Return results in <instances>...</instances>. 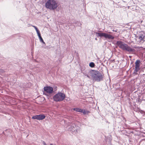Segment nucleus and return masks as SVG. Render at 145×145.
<instances>
[{"label": "nucleus", "mask_w": 145, "mask_h": 145, "mask_svg": "<svg viewBox=\"0 0 145 145\" xmlns=\"http://www.w3.org/2000/svg\"><path fill=\"white\" fill-rule=\"evenodd\" d=\"M116 44L119 47L123 50L129 53H134L135 50L129 46L127 44L121 41H118Z\"/></svg>", "instance_id": "f257e3e1"}, {"label": "nucleus", "mask_w": 145, "mask_h": 145, "mask_svg": "<svg viewBox=\"0 0 145 145\" xmlns=\"http://www.w3.org/2000/svg\"><path fill=\"white\" fill-rule=\"evenodd\" d=\"M91 76L93 80L97 82H100L103 80V76L99 71L91 70L89 71Z\"/></svg>", "instance_id": "f03ea898"}, {"label": "nucleus", "mask_w": 145, "mask_h": 145, "mask_svg": "<svg viewBox=\"0 0 145 145\" xmlns=\"http://www.w3.org/2000/svg\"><path fill=\"white\" fill-rule=\"evenodd\" d=\"M45 7L47 8L54 10L57 7V3L54 0H48L46 3Z\"/></svg>", "instance_id": "7ed1b4c3"}, {"label": "nucleus", "mask_w": 145, "mask_h": 145, "mask_svg": "<svg viewBox=\"0 0 145 145\" xmlns=\"http://www.w3.org/2000/svg\"><path fill=\"white\" fill-rule=\"evenodd\" d=\"M65 97V95L64 93L59 92L53 96V99L55 101L60 102L63 101Z\"/></svg>", "instance_id": "20e7f679"}, {"label": "nucleus", "mask_w": 145, "mask_h": 145, "mask_svg": "<svg viewBox=\"0 0 145 145\" xmlns=\"http://www.w3.org/2000/svg\"><path fill=\"white\" fill-rule=\"evenodd\" d=\"M68 130L72 133L73 134H77L80 131L79 127L76 126L74 124H72L68 126Z\"/></svg>", "instance_id": "39448f33"}, {"label": "nucleus", "mask_w": 145, "mask_h": 145, "mask_svg": "<svg viewBox=\"0 0 145 145\" xmlns=\"http://www.w3.org/2000/svg\"><path fill=\"white\" fill-rule=\"evenodd\" d=\"M95 35L97 37H104L106 39H113L114 38L112 35L108 34L107 33H98L95 32Z\"/></svg>", "instance_id": "423d86ee"}, {"label": "nucleus", "mask_w": 145, "mask_h": 145, "mask_svg": "<svg viewBox=\"0 0 145 145\" xmlns=\"http://www.w3.org/2000/svg\"><path fill=\"white\" fill-rule=\"evenodd\" d=\"M140 61L139 60H137L135 63V69L133 73L137 74V72L140 70Z\"/></svg>", "instance_id": "0eeeda50"}, {"label": "nucleus", "mask_w": 145, "mask_h": 145, "mask_svg": "<svg viewBox=\"0 0 145 145\" xmlns=\"http://www.w3.org/2000/svg\"><path fill=\"white\" fill-rule=\"evenodd\" d=\"M46 116L43 114H40L38 115H36L33 116L32 119L34 120H42L45 118Z\"/></svg>", "instance_id": "6e6552de"}, {"label": "nucleus", "mask_w": 145, "mask_h": 145, "mask_svg": "<svg viewBox=\"0 0 145 145\" xmlns=\"http://www.w3.org/2000/svg\"><path fill=\"white\" fill-rule=\"evenodd\" d=\"M44 90L48 93L51 94L54 92L53 88L50 86L44 87Z\"/></svg>", "instance_id": "1a4fd4ad"}, {"label": "nucleus", "mask_w": 145, "mask_h": 145, "mask_svg": "<svg viewBox=\"0 0 145 145\" xmlns=\"http://www.w3.org/2000/svg\"><path fill=\"white\" fill-rule=\"evenodd\" d=\"M137 37L140 41H142L143 42L145 41V33L143 32H141L140 34L138 35Z\"/></svg>", "instance_id": "9d476101"}, {"label": "nucleus", "mask_w": 145, "mask_h": 145, "mask_svg": "<svg viewBox=\"0 0 145 145\" xmlns=\"http://www.w3.org/2000/svg\"><path fill=\"white\" fill-rule=\"evenodd\" d=\"M73 110L74 111L78 112H82V111H83V109L80 108H74Z\"/></svg>", "instance_id": "9b49d317"}, {"label": "nucleus", "mask_w": 145, "mask_h": 145, "mask_svg": "<svg viewBox=\"0 0 145 145\" xmlns=\"http://www.w3.org/2000/svg\"><path fill=\"white\" fill-rule=\"evenodd\" d=\"M39 38L40 40V42H42L43 44H44V45H43L44 46H45V45H46L42 37H41Z\"/></svg>", "instance_id": "f8f14e48"}, {"label": "nucleus", "mask_w": 145, "mask_h": 145, "mask_svg": "<svg viewBox=\"0 0 145 145\" xmlns=\"http://www.w3.org/2000/svg\"><path fill=\"white\" fill-rule=\"evenodd\" d=\"M89 66L92 68L93 67L95 66V64L93 62H90L89 64Z\"/></svg>", "instance_id": "ddd939ff"}, {"label": "nucleus", "mask_w": 145, "mask_h": 145, "mask_svg": "<svg viewBox=\"0 0 145 145\" xmlns=\"http://www.w3.org/2000/svg\"><path fill=\"white\" fill-rule=\"evenodd\" d=\"M82 112L83 113V114L85 115L86 114H88V113H89L90 112L88 110H83V111H82Z\"/></svg>", "instance_id": "4468645a"}, {"label": "nucleus", "mask_w": 145, "mask_h": 145, "mask_svg": "<svg viewBox=\"0 0 145 145\" xmlns=\"http://www.w3.org/2000/svg\"><path fill=\"white\" fill-rule=\"evenodd\" d=\"M5 72V71L4 70L0 69V74L2 75Z\"/></svg>", "instance_id": "2eb2a0df"}, {"label": "nucleus", "mask_w": 145, "mask_h": 145, "mask_svg": "<svg viewBox=\"0 0 145 145\" xmlns=\"http://www.w3.org/2000/svg\"><path fill=\"white\" fill-rule=\"evenodd\" d=\"M76 24H77V25H76V26H81L82 25V24L78 22H77L76 23Z\"/></svg>", "instance_id": "dca6fc26"}, {"label": "nucleus", "mask_w": 145, "mask_h": 145, "mask_svg": "<svg viewBox=\"0 0 145 145\" xmlns=\"http://www.w3.org/2000/svg\"><path fill=\"white\" fill-rule=\"evenodd\" d=\"M50 48V46H47L45 47V48L46 49H48V48Z\"/></svg>", "instance_id": "f3484780"}, {"label": "nucleus", "mask_w": 145, "mask_h": 145, "mask_svg": "<svg viewBox=\"0 0 145 145\" xmlns=\"http://www.w3.org/2000/svg\"><path fill=\"white\" fill-rule=\"evenodd\" d=\"M85 75L88 78H90V76L88 74H85Z\"/></svg>", "instance_id": "a211bd4d"}, {"label": "nucleus", "mask_w": 145, "mask_h": 145, "mask_svg": "<svg viewBox=\"0 0 145 145\" xmlns=\"http://www.w3.org/2000/svg\"><path fill=\"white\" fill-rule=\"evenodd\" d=\"M32 26L33 27L35 28V29L36 30L38 29V28L35 26L32 25Z\"/></svg>", "instance_id": "6ab92c4d"}, {"label": "nucleus", "mask_w": 145, "mask_h": 145, "mask_svg": "<svg viewBox=\"0 0 145 145\" xmlns=\"http://www.w3.org/2000/svg\"><path fill=\"white\" fill-rule=\"evenodd\" d=\"M7 131H5L3 132V133L5 135H8V134H7L6 133V132Z\"/></svg>", "instance_id": "aec40b11"}, {"label": "nucleus", "mask_w": 145, "mask_h": 145, "mask_svg": "<svg viewBox=\"0 0 145 145\" xmlns=\"http://www.w3.org/2000/svg\"><path fill=\"white\" fill-rule=\"evenodd\" d=\"M37 35H38V36L39 38H40V37H41L40 33L39 34H38Z\"/></svg>", "instance_id": "412c9836"}, {"label": "nucleus", "mask_w": 145, "mask_h": 145, "mask_svg": "<svg viewBox=\"0 0 145 145\" xmlns=\"http://www.w3.org/2000/svg\"><path fill=\"white\" fill-rule=\"evenodd\" d=\"M42 144H44V145H47L45 142H44V141H43V142H42Z\"/></svg>", "instance_id": "4be33fe9"}, {"label": "nucleus", "mask_w": 145, "mask_h": 145, "mask_svg": "<svg viewBox=\"0 0 145 145\" xmlns=\"http://www.w3.org/2000/svg\"><path fill=\"white\" fill-rule=\"evenodd\" d=\"M37 34H40V31H38L37 32Z\"/></svg>", "instance_id": "5701e85b"}, {"label": "nucleus", "mask_w": 145, "mask_h": 145, "mask_svg": "<svg viewBox=\"0 0 145 145\" xmlns=\"http://www.w3.org/2000/svg\"><path fill=\"white\" fill-rule=\"evenodd\" d=\"M39 31L38 29H37L36 30V31L37 32L38 31Z\"/></svg>", "instance_id": "b1692460"}, {"label": "nucleus", "mask_w": 145, "mask_h": 145, "mask_svg": "<svg viewBox=\"0 0 145 145\" xmlns=\"http://www.w3.org/2000/svg\"><path fill=\"white\" fill-rule=\"evenodd\" d=\"M113 31H115V32H116L117 31V30H113Z\"/></svg>", "instance_id": "393cba45"}, {"label": "nucleus", "mask_w": 145, "mask_h": 145, "mask_svg": "<svg viewBox=\"0 0 145 145\" xmlns=\"http://www.w3.org/2000/svg\"><path fill=\"white\" fill-rule=\"evenodd\" d=\"M95 40H97V38H95Z\"/></svg>", "instance_id": "a878e982"}, {"label": "nucleus", "mask_w": 145, "mask_h": 145, "mask_svg": "<svg viewBox=\"0 0 145 145\" xmlns=\"http://www.w3.org/2000/svg\"><path fill=\"white\" fill-rule=\"evenodd\" d=\"M59 62H61V61L60 60H59Z\"/></svg>", "instance_id": "bb28decb"}, {"label": "nucleus", "mask_w": 145, "mask_h": 145, "mask_svg": "<svg viewBox=\"0 0 145 145\" xmlns=\"http://www.w3.org/2000/svg\"><path fill=\"white\" fill-rule=\"evenodd\" d=\"M131 57V56H129V57Z\"/></svg>", "instance_id": "cd10ccee"}]
</instances>
